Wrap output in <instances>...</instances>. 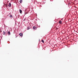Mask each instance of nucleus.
Wrapping results in <instances>:
<instances>
[{
	"instance_id": "obj_8",
	"label": "nucleus",
	"mask_w": 78,
	"mask_h": 78,
	"mask_svg": "<svg viewBox=\"0 0 78 78\" xmlns=\"http://www.w3.org/2000/svg\"><path fill=\"white\" fill-rule=\"evenodd\" d=\"M20 3H21L22 2V0H20Z\"/></svg>"
},
{
	"instance_id": "obj_12",
	"label": "nucleus",
	"mask_w": 78,
	"mask_h": 78,
	"mask_svg": "<svg viewBox=\"0 0 78 78\" xmlns=\"http://www.w3.org/2000/svg\"><path fill=\"white\" fill-rule=\"evenodd\" d=\"M2 31L1 30H0V33H2Z\"/></svg>"
},
{
	"instance_id": "obj_11",
	"label": "nucleus",
	"mask_w": 78,
	"mask_h": 78,
	"mask_svg": "<svg viewBox=\"0 0 78 78\" xmlns=\"http://www.w3.org/2000/svg\"><path fill=\"white\" fill-rule=\"evenodd\" d=\"M41 42H43V43H44V40H42L41 41Z\"/></svg>"
},
{
	"instance_id": "obj_2",
	"label": "nucleus",
	"mask_w": 78,
	"mask_h": 78,
	"mask_svg": "<svg viewBox=\"0 0 78 78\" xmlns=\"http://www.w3.org/2000/svg\"><path fill=\"white\" fill-rule=\"evenodd\" d=\"M19 35L20 36H23V34H22V33H20Z\"/></svg>"
},
{
	"instance_id": "obj_14",
	"label": "nucleus",
	"mask_w": 78,
	"mask_h": 78,
	"mask_svg": "<svg viewBox=\"0 0 78 78\" xmlns=\"http://www.w3.org/2000/svg\"><path fill=\"white\" fill-rule=\"evenodd\" d=\"M6 7H8V6H7V5H6Z\"/></svg>"
},
{
	"instance_id": "obj_3",
	"label": "nucleus",
	"mask_w": 78,
	"mask_h": 78,
	"mask_svg": "<svg viewBox=\"0 0 78 78\" xmlns=\"http://www.w3.org/2000/svg\"><path fill=\"white\" fill-rule=\"evenodd\" d=\"M8 34H9V35H11V33H10V32L8 31L7 32Z\"/></svg>"
},
{
	"instance_id": "obj_4",
	"label": "nucleus",
	"mask_w": 78,
	"mask_h": 78,
	"mask_svg": "<svg viewBox=\"0 0 78 78\" xmlns=\"http://www.w3.org/2000/svg\"><path fill=\"white\" fill-rule=\"evenodd\" d=\"M8 6H9V7H11V3H9V4Z\"/></svg>"
},
{
	"instance_id": "obj_5",
	"label": "nucleus",
	"mask_w": 78,
	"mask_h": 78,
	"mask_svg": "<svg viewBox=\"0 0 78 78\" xmlns=\"http://www.w3.org/2000/svg\"><path fill=\"white\" fill-rule=\"evenodd\" d=\"M20 14L22 13V10H21V9H20Z\"/></svg>"
},
{
	"instance_id": "obj_10",
	"label": "nucleus",
	"mask_w": 78,
	"mask_h": 78,
	"mask_svg": "<svg viewBox=\"0 0 78 78\" xmlns=\"http://www.w3.org/2000/svg\"><path fill=\"white\" fill-rule=\"evenodd\" d=\"M30 27H27V30H30Z\"/></svg>"
},
{
	"instance_id": "obj_9",
	"label": "nucleus",
	"mask_w": 78,
	"mask_h": 78,
	"mask_svg": "<svg viewBox=\"0 0 78 78\" xmlns=\"http://www.w3.org/2000/svg\"><path fill=\"white\" fill-rule=\"evenodd\" d=\"M10 17H12V15H11L10 16Z\"/></svg>"
},
{
	"instance_id": "obj_1",
	"label": "nucleus",
	"mask_w": 78,
	"mask_h": 78,
	"mask_svg": "<svg viewBox=\"0 0 78 78\" xmlns=\"http://www.w3.org/2000/svg\"><path fill=\"white\" fill-rule=\"evenodd\" d=\"M33 29L34 30H37V27H33Z\"/></svg>"
},
{
	"instance_id": "obj_6",
	"label": "nucleus",
	"mask_w": 78,
	"mask_h": 78,
	"mask_svg": "<svg viewBox=\"0 0 78 78\" xmlns=\"http://www.w3.org/2000/svg\"><path fill=\"white\" fill-rule=\"evenodd\" d=\"M3 34L4 35H6V33H5V32L4 31H3Z\"/></svg>"
},
{
	"instance_id": "obj_13",
	"label": "nucleus",
	"mask_w": 78,
	"mask_h": 78,
	"mask_svg": "<svg viewBox=\"0 0 78 78\" xmlns=\"http://www.w3.org/2000/svg\"><path fill=\"white\" fill-rule=\"evenodd\" d=\"M34 0H32V2H33V1H34Z\"/></svg>"
},
{
	"instance_id": "obj_7",
	"label": "nucleus",
	"mask_w": 78,
	"mask_h": 78,
	"mask_svg": "<svg viewBox=\"0 0 78 78\" xmlns=\"http://www.w3.org/2000/svg\"><path fill=\"white\" fill-rule=\"evenodd\" d=\"M62 21H61V20H60L59 22V23L60 24H62Z\"/></svg>"
}]
</instances>
